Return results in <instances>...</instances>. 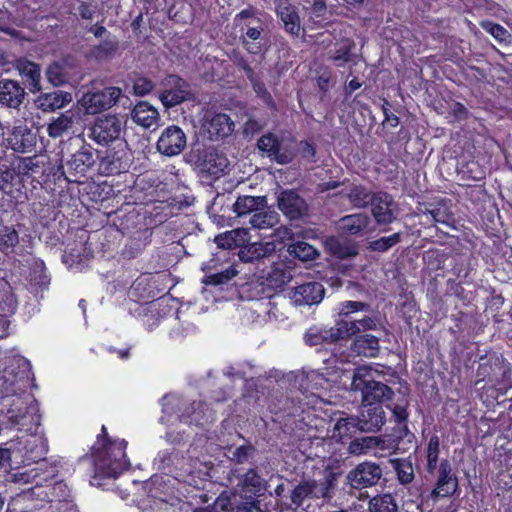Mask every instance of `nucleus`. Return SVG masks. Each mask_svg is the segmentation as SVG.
I'll return each mask as SVG.
<instances>
[{
  "label": "nucleus",
  "instance_id": "obj_54",
  "mask_svg": "<svg viewBox=\"0 0 512 512\" xmlns=\"http://www.w3.org/2000/svg\"><path fill=\"white\" fill-rule=\"evenodd\" d=\"M256 93L257 97H259L262 102L268 107H274V100L270 92L267 90L266 85L263 81L259 79L256 73L251 78H247Z\"/></svg>",
  "mask_w": 512,
  "mask_h": 512
},
{
  "label": "nucleus",
  "instance_id": "obj_63",
  "mask_svg": "<svg viewBox=\"0 0 512 512\" xmlns=\"http://www.w3.org/2000/svg\"><path fill=\"white\" fill-rule=\"evenodd\" d=\"M133 88L137 95L144 96L154 89V83L148 78L141 77L135 80Z\"/></svg>",
  "mask_w": 512,
  "mask_h": 512
},
{
  "label": "nucleus",
  "instance_id": "obj_62",
  "mask_svg": "<svg viewBox=\"0 0 512 512\" xmlns=\"http://www.w3.org/2000/svg\"><path fill=\"white\" fill-rule=\"evenodd\" d=\"M447 286L451 295L455 296L463 303L469 302V298L467 297L466 291L460 282H457L453 279H449L447 281Z\"/></svg>",
  "mask_w": 512,
  "mask_h": 512
},
{
  "label": "nucleus",
  "instance_id": "obj_57",
  "mask_svg": "<svg viewBox=\"0 0 512 512\" xmlns=\"http://www.w3.org/2000/svg\"><path fill=\"white\" fill-rule=\"evenodd\" d=\"M370 309V305L366 302L362 301H344L339 303V316L341 319H347L350 314L360 312V311H368Z\"/></svg>",
  "mask_w": 512,
  "mask_h": 512
},
{
  "label": "nucleus",
  "instance_id": "obj_46",
  "mask_svg": "<svg viewBox=\"0 0 512 512\" xmlns=\"http://www.w3.org/2000/svg\"><path fill=\"white\" fill-rule=\"evenodd\" d=\"M440 438L437 434L431 435L425 448L426 471L434 474L439 468Z\"/></svg>",
  "mask_w": 512,
  "mask_h": 512
},
{
  "label": "nucleus",
  "instance_id": "obj_52",
  "mask_svg": "<svg viewBox=\"0 0 512 512\" xmlns=\"http://www.w3.org/2000/svg\"><path fill=\"white\" fill-rule=\"evenodd\" d=\"M45 76L48 82L51 83L54 87L62 86L67 81V75L64 66L56 61L49 64L46 69Z\"/></svg>",
  "mask_w": 512,
  "mask_h": 512
},
{
  "label": "nucleus",
  "instance_id": "obj_22",
  "mask_svg": "<svg viewBox=\"0 0 512 512\" xmlns=\"http://www.w3.org/2000/svg\"><path fill=\"white\" fill-rule=\"evenodd\" d=\"M395 202L387 192L374 193L371 203V213L378 225L391 224L395 219Z\"/></svg>",
  "mask_w": 512,
  "mask_h": 512
},
{
  "label": "nucleus",
  "instance_id": "obj_31",
  "mask_svg": "<svg viewBox=\"0 0 512 512\" xmlns=\"http://www.w3.org/2000/svg\"><path fill=\"white\" fill-rule=\"evenodd\" d=\"M72 101V95L62 90L41 93L35 100L36 106L43 112H54Z\"/></svg>",
  "mask_w": 512,
  "mask_h": 512
},
{
  "label": "nucleus",
  "instance_id": "obj_56",
  "mask_svg": "<svg viewBox=\"0 0 512 512\" xmlns=\"http://www.w3.org/2000/svg\"><path fill=\"white\" fill-rule=\"evenodd\" d=\"M465 190L463 195L466 200L470 201L473 204H479L485 202L487 197V192L484 185H464Z\"/></svg>",
  "mask_w": 512,
  "mask_h": 512
},
{
  "label": "nucleus",
  "instance_id": "obj_55",
  "mask_svg": "<svg viewBox=\"0 0 512 512\" xmlns=\"http://www.w3.org/2000/svg\"><path fill=\"white\" fill-rule=\"evenodd\" d=\"M19 241L17 231L12 227H0V251H8L16 246Z\"/></svg>",
  "mask_w": 512,
  "mask_h": 512
},
{
  "label": "nucleus",
  "instance_id": "obj_17",
  "mask_svg": "<svg viewBox=\"0 0 512 512\" xmlns=\"http://www.w3.org/2000/svg\"><path fill=\"white\" fill-rule=\"evenodd\" d=\"M240 31L242 45L248 53L258 55L266 50V38L260 19L253 18L247 21L241 26Z\"/></svg>",
  "mask_w": 512,
  "mask_h": 512
},
{
  "label": "nucleus",
  "instance_id": "obj_5",
  "mask_svg": "<svg viewBox=\"0 0 512 512\" xmlns=\"http://www.w3.org/2000/svg\"><path fill=\"white\" fill-rule=\"evenodd\" d=\"M390 400L391 403L387 407L392 412L397 427L394 428L392 435L386 436L387 439L383 442H387V449L393 451L405 450L400 447L401 441L406 439L407 442H412L415 439V435L408 428L409 395L399 392L397 395L394 394Z\"/></svg>",
  "mask_w": 512,
  "mask_h": 512
},
{
  "label": "nucleus",
  "instance_id": "obj_14",
  "mask_svg": "<svg viewBox=\"0 0 512 512\" xmlns=\"http://www.w3.org/2000/svg\"><path fill=\"white\" fill-rule=\"evenodd\" d=\"M382 475L383 470L379 464L364 461L348 472L346 480L353 489L361 490L377 485Z\"/></svg>",
  "mask_w": 512,
  "mask_h": 512
},
{
  "label": "nucleus",
  "instance_id": "obj_39",
  "mask_svg": "<svg viewBox=\"0 0 512 512\" xmlns=\"http://www.w3.org/2000/svg\"><path fill=\"white\" fill-rule=\"evenodd\" d=\"M369 512H408L400 510L395 496L381 493L373 496L368 502Z\"/></svg>",
  "mask_w": 512,
  "mask_h": 512
},
{
  "label": "nucleus",
  "instance_id": "obj_26",
  "mask_svg": "<svg viewBox=\"0 0 512 512\" xmlns=\"http://www.w3.org/2000/svg\"><path fill=\"white\" fill-rule=\"evenodd\" d=\"M325 295L324 286L316 281L307 282L295 287L291 293V299L297 305L319 304Z\"/></svg>",
  "mask_w": 512,
  "mask_h": 512
},
{
  "label": "nucleus",
  "instance_id": "obj_61",
  "mask_svg": "<svg viewBox=\"0 0 512 512\" xmlns=\"http://www.w3.org/2000/svg\"><path fill=\"white\" fill-rule=\"evenodd\" d=\"M14 179V171L0 159V191L7 192Z\"/></svg>",
  "mask_w": 512,
  "mask_h": 512
},
{
  "label": "nucleus",
  "instance_id": "obj_40",
  "mask_svg": "<svg viewBox=\"0 0 512 512\" xmlns=\"http://www.w3.org/2000/svg\"><path fill=\"white\" fill-rule=\"evenodd\" d=\"M19 71L31 92L41 90V69L32 61H25L20 64Z\"/></svg>",
  "mask_w": 512,
  "mask_h": 512
},
{
  "label": "nucleus",
  "instance_id": "obj_30",
  "mask_svg": "<svg viewBox=\"0 0 512 512\" xmlns=\"http://www.w3.org/2000/svg\"><path fill=\"white\" fill-rule=\"evenodd\" d=\"M25 96L19 82L9 79L0 80V104L9 108H18Z\"/></svg>",
  "mask_w": 512,
  "mask_h": 512
},
{
  "label": "nucleus",
  "instance_id": "obj_1",
  "mask_svg": "<svg viewBox=\"0 0 512 512\" xmlns=\"http://www.w3.org/2000/svg\"><path fill=\"white\" fill-rule=\"evenodd\" d=\"M127 441L112 438L107 427L102 425L96 441L91 447L95 475L100 478H117L131 466L126 454Z\"/></svg>",
  "mask_w": 512,
  "mask_h": 512
},
{
  "label": "nucleus",
  "instance_id": "obj_18",
  "mask_svg": "<svg viewBox=\"0 0 512 512\" xmlns=\"http://www.w3.org/2000/svg\"><path fill=\"white\" fill-rule=\"evenodd\" d=\"M187 145V137L182 128L177 125H170L166 127L157 143V150L165 156L179 155Z\"/></svg>",
  "mask_w": 512,
  "mask_h": 512
},
{
  "label": "nucleus",
  "instance_id": "obj_37",
  "mask_svg": "<svg viewBox=\"0 0 512 512\" xmlns=\"http://www.w3.org/2000/svg\"><path fill=\"white\" fill-rule=\"evenodd\" d=\"M458 174L462 180L482 181L486 177V167L474 158L458 162Z\"/></svg>",
  "mask_w": 512,
  "mask_h": 512
},
{
  "label": "nucleus",
  "instance_id": "obj_15",
  "mask_svg": "<svg viewBox=\"0 0 512 512\" xmlns=\"http://www.w3.org/2000/svg\"><path fill=\"white\" fill-rule=\"evenodd\" d=\"M121 94L122 90L119 87H105L102 90L84 94L82 104L89 114H98L110 109Z\"/></svg>",
  "mask_w": 512,
  "mask_h": 512
},
{
  "label": "nucleus",
  "instance_id": "obj_27",
  "mask_svg": "<svg viewBox=\"0 0 512 512\" xmlns=\"http://www.w3.org/2000/svg\"><path fill=\"white\" fill-rule=\"evenodd\" d=\"M23 458L28 464H40V469L46 465L45 455L48 452V442L39 435H31L24 444Z\"/></svg>",
  "mask_w": 512,
  "mask_h": 512
},
{
  "label": "nucleus",
  "instance_id": "obj_6",
  "mask_svg": "<svg viewBox=\"0 0 512 512\" xmlns=\"http://www.w3.org/2000/svg\"><path fill=\"white\" fill-rule=\"evenodd\" d=\"M196 168L201 178L212 182L218 180L229 170V160L216 148L206 147L199 151Z\"/></svg>",
  "mask_w": 512,
  "mask_h": 512
},
{
  "label": "nucleus",
  "instance_id": "obj_9",
  "mask_svg": "<svg viewBox=\"0 0 512 512\" xmlns=\"http://www.w3.org/2000/svg\"><path fill=\"white\" fill-rule=\"evenodd\" d=\"M459 493V481L457 475L453 472L451 463L448 459H443L439 463L438 477L434 487L426 497V501L433 503L440 499L450 498Z\"/></svg>",
  "mask_w": 512,
  "mask_h": 512
},
{
  "label": "nucleus",
  "instance_id": "obj_28",
  "mask_svg": "<svg viewBox=\"0 0 512 512\" xmlns=\"http://www.w3.org/2000/svg\"><path fill=\"white\" fill-rule=\"evenodd\" d=\"M267 201L264 196H239L233 204V211L242 225H246L248 219L260 207H266Z\"/></svg>",
  "mask_w": 512,
  "mask_h": 512
},
{
  "label": "nucleus",
  "instance_id": "obj_16",
  "mask_svg": "<svg viewBox=\"0 0 512 512\" xmlns=\"http://www.w3.org/2000/svg\"><path fill=\"white\" fill-rule=\"evenodd\" d=\"M277 205L289 220H300L308 216L309 206L306 200L293 189L281 191L277 198Z\"/></svg>",
  "mask_w": 512,
  "mask_h": 512
},
{
  "label": "nucleus",
  "instance_id": "obj_24",
  "mask_svg": "<svg viewBox=\"0 0 512 512\" xmlns=\"http://www.w3.org/2000/svg\"><path fill=\"white\" fill-rule=\"evenodd\" d=\"M203 129L210 140L217 141L232 133L234 122L225 113H213L206 116Z\"/></svg>",
  "mask_w": 512,
  "mask_h": 512
},
{
  "label": "nucleus",
  "instance_id": "obj_42",
  "mask_svg": "<svg viewBox=\"0 0 512 512\" xmlns=\"http://www.w3.org/2000/svg\"><path fill=\"white\" fill-rule=\"evenodd\" d=\"M266 207H260L248 219L247 229H266L273 227L278 222V215L274 211L265 210Z\"/></svg>",
  "mask_w": 512,
  "mask_h": 512
},
{
  "label": "nucleus",
  "instance_id": "obj_2",
  "mask_svg": "<svg viewBox=\"0 0 512 512\" xmlns=\"http://www.w3.org/2000/svg\"><path fill=\"white\" fill-rule=\"evenodd\" d=\"M296 140L293 136L280 138L272 132L263 134L257 141V148L270 160L279 165H287L293 162L297 156ZM298 153L301 158L309 163L317 162V150L310 140H301L298 144Z\"/></svg>",
  "mask_w": 512,
  "mask_h": 512
},
{
  "label": "nucleus",
  "instance_id": "obj_58",
  "mask_svg": "<svg viewBox=\"0 0 512 512\" xmlns=\"http://www.w3.org/2000/svg\"><path fill=\"white\" fill-rule=\"evenodd\" d=\"M432 220L436 223L449 224L453 220V214L445 205L438 204L428 210Z\"/></svg>",
  "mask_w": 512,
  "mask_h": 512
},
{
  "label": "nucleus",
  "instance_id": "obj_32",
  "mask_svg": "<svg viewBox=\"0 0 512 512\" xmlns=\"http://www.w3.org/2000/svg\"><path fill=\"white\" fill-rule=\"evenodd\" d=\"M360 425L357 417L350 416L339 418L333 429V438L342 444H346L348 440L364 432Z\"/></svg>",
  "mask_w": 512,
  "mask_h": 512
},
{
  "label": "nucleus",
  "instance_id": "obj_19",
  "mask_svg": "<svg viewBox=\"0 0 512 512\" xmlns=\"http://www.w3.org/2000/svg\"><path fill=\"white\" fill-rule=\"evenodd\" d=\"M343 474L339 461L328 463L323 470V478L315 481L316 499L331 500L336 494L339 479Z\"/></svg>",
  "mask_w": 512,
  "mask_h": 512
},
{
  "label": "nucleus",
  "instance_id": "obj_4",
  "mask_svg": "<svg viewBox=\"0 0 512 512\" xmlns=\"http://www.w3.org/2000/svg\"><path fill=\"white\" fill-rule=\"evenodd\" d=\"M351 387L354 391H360L362 396V403L377 406L389 399L394 395L393 390L385 383L376 381L370 368L360 366L355 369Z\"/></svg>",
  "mask_w": 512,
  "mask_h": 512
},
{
  "label": "nucleus",
  "instance_id": "obj_34",
  "mask_svg": "<svg viewBox=\"0 0 512 512\" xmlns=\"http://www.w3.org/2000/svg\"><path fill=\"white\" fill-rule=\"evenodd\" d=\"M131 117L137 125L149 129L157 124L159 113L150 103L140 101L132 109Z\"/></svg>",
  "mask_w": 512,
  "mask_h": 512
},
{
  "label": "nucleus",
  "instance_id": "obj_51",
  "mask_svg": "<svg viewBox=\"0 0 512 512\" xmlns=\"http://www.w3.org/2000/svg\"><path fill=\"white\" fill-rule=\"evenodd\" d=\"M188 92L181 87L164 89L160 94V100L166 108L175 107L188 99Z\"/></svg>",
  "mask_w": 512,
  "mask_h": 512
},
{
  "label": "nucleus",
  "instance_id": "obj_21",
  "mask_svg": "<svg viewBox=\"0 0 512 512\" xmlns=\"http://www.w3.org/2000/svg\"><path fill=\"white\" fill-rule=\"evenodd\" d=\"M328 60L332 61L335 67L344 68L358 63L356 43L351 38L337 40L332 49L329 50Z\"/></svg>",
  "mask_w": 512,
  "mask_h": 512
},
{
  "label": "nucleus",
  "instance_id": "obj_20",
  "mask_svg": "<svg viewBox=\"0 0 512 512\" xmlns=\"http://www.w3.org/2000/svg\"><path fill=\"white\" fill-rule=\"evenodd\" d=\"M179 418L180 421L185 424L204 426L214 422L216 415L205 401L194 400L183 407Z\"/></svg>",
  "mask_w": 512,
  "mask_h": 512
},
{
  "label": "nucleus",
  "instance_id": "obj_8",
  "mask_svg": "<svg viewBox=\"0 0 512 512\" xmlns=\"http://www.w3.org/2000/svg\"><path fill=\"white\" fill-rule=\"evenodd\" d=\"M97 156L95 150L89 144H83L79 150L71 155L66 162L64 174L69 182L80 183L87 173L94 167Z\"/></svg>",
  "mask_w": 512,
  "mask_h": 512
},
{
  "label": "nucleus",
  "instance_id": "obj_35",
  "mask_svg": "<svg viewBox=\"0 0 512 512\" xmlns=\"http://www.w3.org/2000/svg\"><path fill=\"white\" fill-rule=\"evenodd\" d=\"M351 349L358 356L377 357L380 352L379 338L371 334L354 335Z\"/></svg>",
  "mask_w": 512,
  "mask_h": 512
},
{
  "label": "nucleus",
  "instance_id": "obj_41",
  "mask_svg": "<svg viewBox=\"0 0 512 512\" xmlns=\"http://www.w3.org/2000/svg\"><path fill=\"white\" fill-rule=\"evenodd\" d=\"M390 463L400 485L408 486L413 482L415 473L413 464L409 458H395L390 460Z\"/></svg>",
  "mask_w": 512,
  "mask_h": 512
},
{
  "label": "nucleus",
  "instance_id": "obj_64",
  "mask_svg": "<svg viewBox=\"0 0 512 512\" xmlns=\"http://www.w3.org/2000/svg\"><path fill=\"white\" fill-rule=\"evenodd\" d=\"M231 59L238 68L244 71L247 78H251L254 75V69L250 66L249 62L243 55L235 52Z\"/></svg>",
  "mask_w": 512,
  "mask_h": 512
},
{
  "label": "nucleus",
  "instance_id": "obj_50",
  "mask_svg": "<svg viewBox=\"0 0 512 512\" xmlns=\"http://www.w3.org/2000/svg\"><path fill=\"white\" fill-rule=\"evenodd\" d=\"M449 257V253L438 248H429L423 254V261L432 271L442 270L445 262Z\"/></svg>",
  "mask_w": 512,
  "mask_h": 512
},
{
  "label": "nucleus",
  "instance_id": "obj_44",
  "mask_svg": "<svg viewBox=\"0 0 512 512\" xmlns=\"http://www.w3.org/2000/svg\"><path fill=\"white\" fill-rule=\"evenodd\" d=\"M279 16L284 24V29L292 36H299L301 31L300 17L295 7L284 6L279 11Z\"/></svg>",
  "mask_w": 512,
  "mask_h": 512
},
{
  "label": "nucleus",
  "instance_id": "obj_25",
  "mask_svg": "<svg viewBox=\"0 0 512 512\" xmlns=\"http://www.w3.org/2000/svg\"><path fill=\"white\" fill-rule=\"evenodd\" d=\"M357 419L360 422V427L365 432H377L386 422V414L382 405L365 404L361 403L359 415Z\"/></svg>",
  "mask_w": 512,
  "mask_h": 512
},
{
  "label": "nucleus",
  "instance_id": "obj_33",
  "mask_svg": "<svg viewBox=\"0 0 512 512\" xmlns=\"http://www.w3.org/2000/svg\"><path fill=\"white\" fill-rule=\"evenodd\" d=\"M216 266V259H211L209 262L203 264L202 270L206 273V275L202 279V283L207 286H221L230 282L235 276H237L238 271L236 268L231 265L228 268L208 274L212 268Z\"/></svg>",
  "mask_w": 512,
  "mask_h": 512
},
{
  "label": "nucleus",
  "instance_id": "obj_23",
  "mask_svg": "<svg viewBox=\"0 0 512 512\" xmlns=\"http://www.w3.org/2000/svg\"><path fill=\"white\" fill-rule=\"evenodd\" d=\"M37 132L26 125L13 127L7 141L11 149L17 153H31L37 145Z\"/></svg>",
  "mask_w": 512,
  "mask_h": 512
},
{
  "label": "nucleus",
  "instance_id": "obj_29",
  "mask_svg": "<svg viewBox=\"0 0 512 512\" xmlns=\"http://www.w3.org/2000/svg\"><path fill=\"white\" fill-rule=\"evenodd\" d=\"M369 223L370 219L366 214L356 213L342 217L338 227L343 235L362 237L367 233Z\"/></svg>",
  "mask_w": 512,
  "mask_h": 512
},
{
  "label": "nucleus",
  "instance_id": "obj_49",
  "mask_svg": "<svg viewBox=\"0 0 512 512\" xmlns=\"http://www.w3.org/2000/svg\"><path fill=\"white\" fill-rule=\"evenodd\" d=\"M348 199L354 207L365 208L371 205L374 193L362 185H354L348 193Z\"/></svg>",
  "mask_w": 512,
  "mask_h": 512
},
{
  "label": "nucleus",
  "instance_id": "obj_59",
  "mask_svg": "<svg viewBox=\"0 0 512 512\" xmlns=\"http://www.w3.org/2000/svg\"><path fill=\"white\" fill-rule=\"evenodd\" d=\"M483 29L491 34L499 42H507L510 38V33L502 25L491 21L482 24Z\"/></svg>",
  "mask_w": 512,
  "mask_h": 512
},
{
  "label": "nucleus",
  "instance_id": "obj_47",
  "mask_svg": "<svg viewBox=\"0 0 512 512\" xmlns=\"http://www.w3.org/2000/svg\"><path fill=\"white\" fill-rule=\"evenodd\" d=\"M287 251L292 257L303 262L314 260L319 256L318 250L313 245L305 241H296L291 243L288 246Z\"/></svg>",
  "mask_w": 512,
  "mask_h": 512
},
{
  "label": "nucleus",
  "instance_id": "obj_48",
  "mask_svg": "<svg viewBox=\"0 0 512 512\" xmlns=\"http://www.w3.org/2000/svg\"><path fill=\"white\" fill-rule=\"evenodd\" d=\"M73 117L67 113H61L54 118L47 126V133L51 138H60L73 126Z\"/></svg>",
  "mask_w": 512,
  "mask_h": 512
},
{
  "label": "nucleus",
  "instance_id": "obj_36",
  "mask_svg": "<svg viewBox=\"0 0 512 512\" xmlns=\"http://www.w3.org/2000/svg\"><path fill=\"white\" fill-rule=\"evenodd\" d=\"M119 48L120 44L116 36L106 37L89 50V56L97 61H109L117 55Z\"/></svg>",
  "mask_w": 512,
  "mask_h": 512
},
{
  "label": "nucleus",
  "instance_id": "obj_53",
  "mask_svg": "<svg viewBox=\"0 0 512 512\" xmlns=\"http://www.w3.org/2000/svg\"><path fill=\"white\" fill-rule=\"evenodd\" d=\"M402 234L400 232L394 233L389 236H383L369 243V249L375 252H386L396 244L401 242Z\"/></svg>",
  "mask_w": 512,
  "mask_h": 512
},
{
  "label": "nucleus",
  "instance_id": "obj_38",
  "mask_svg": "<svg viewBox=\"0 0 512 512\" xmlns=\"http://www.w3.org/2000/svg\"><path fill=\"white\" fill-rule=\"evenodd\" d=\"M269 269L263 270L262 277L265 278L268 283L275 288H281L287 284L291 278L290 272L285 269V265L282 262H274L269 259Z\"/></svg>",
  "mask_w": 512,
  "mask_h": 512
},
{
  "label": "nucleus",
  "instance_id": "obj_60",
  "mask_svg": "<svg viewBox=\"0 0 512 512\" xmlns=\"http://www.w3.org/2000/svg\"><path fill=\"white\" fill-rule=\"evenodd\" d=\"M368 440L371 438L365 437H354L351 440H348L346 444H348V452L353 455H360L366 452L369 448Z\"/></svg>",
  "mask_w": 512,
  "mask_h": 512
},
{
  "label": "nucleus",
  "instance_id": "obj_13",
  "mask_svg": "<svg viewBox=\"0 0 512 512\" xmlns=\"http://www.w3.org/2000/svg\"><path fill=\"white\" fill-rule=\"evenodd\" d=\"M376 316H364L361 319H338L335 325L330 329V338L333 341L346 340L361 331L376 330L378 326Z\"/></svg>",
  "mask_w": 512,
  "mask_h": 512
},
{
  "label": "nucleus",
  "instance_id": "obj_7",
  "mask_svg": "<svg viewBox=\"0 0 512 512\" xmlns=\"http://www.w3.org/2000/svg\"><path fill=\"white\" fill-rule=\"evenodd\" d=\"M132 162V152L126 141L118 142L116 147L105 151L99 161V173L102 175H118L128 171Z\"/></svg>",
  "mask_w": 512,
  "mask_h": 512
},
{
  "label": "nucleus",
  "instance_id": "obj_3",
  "mask_svg": "<svg viewBox=\"0 0 512 512\" xmlns=\"http://www.w3.org/2000/svg\"><path fill=\"white\" fill-rule=\"evenodd\" d=\"M241 490L243 495H224L216 499V505L228 512H262L258 497L266 491V481L256 469H249L242 477Z\"/></svg>",
  "mask_w": 512,
  "mask_h": 512
},
{
  "label": "nucleus",
  "instance_id": "obj_43",
  "mask_svg": "<svg viewBox=\"0 0 512 512\" xmlns=\"http://www.w3.org/2000/svg\"><path fill=\"white\" fill-rule=\"evenodd\" d=\"M268 248L262 243H252L242 247L239 251V259L242 262L261 261L263 264L269 261Z\"/></svg>",
  "mask_w": 512,
  "mask_h": 512
},
{
  "label": "nucleus",
  "instance_id": "obj_45",
  "mask_svg": "<svg viewBox=\"0 0 512 512\" xmlns=\"http://www.w3.org/2000/svg\"><path fill=\"white\" fill-rule=\"evenodd\" d=\"M291 502L295 508L303 505L307 498H316L315 480L302 481L294 487L290 495Z\"/></svg>",
  "mask_w": 512,
  "mask_h": 512
},
{
  "label": "nucleus",
  "instance_id": "obj_11",
  "mask_svg": "<svg viewBox=\"0 0 512 512\" xmlns=\"http://www.w3.org/2000/svg\"><path fill=\"white\" fill-rule=\"evenodd\" d=\"M510 372L509 363L502 356L496 354L481 358L476 371V382L487 381L492 386L499 384Z\"/></svg>",
  "mask_w": 512,
  "mask_h": 512
},
{
  "label": "nucleus",
  "instance_id": "obj_10",
  "mask_svg": "<svg viewBox=\"0 0 512 512\" xmlns=\"http://www.w3.org/2000/svg\"><path fill=\"white\" fill-rule=\"evenodd\" d=\"M124 130V123L117 115H102L98 117L90 128V137L99 145L121 141L120 136Z\"/></svg>",
  "mask_w": 512,
  "mask_h": 512
},
{
  "label": "nucleus",
  "instance_id": "obj_12",
  "mask_svg": "<svg viewBox=\"0 0 512 512\" xmlns=\"http://www.w3.org/2000/svg\"><path fill=\"white\" fill-rule=\"evenodd\" d=\"M8 413L9 422L12 426L30 436L37 435V430L41 424V415L36 404L28 405L21 402L17 409L11 408Z\"/></svg>",
  "mask_w": 512,
  "mask_h": 512
}]
</instances>
